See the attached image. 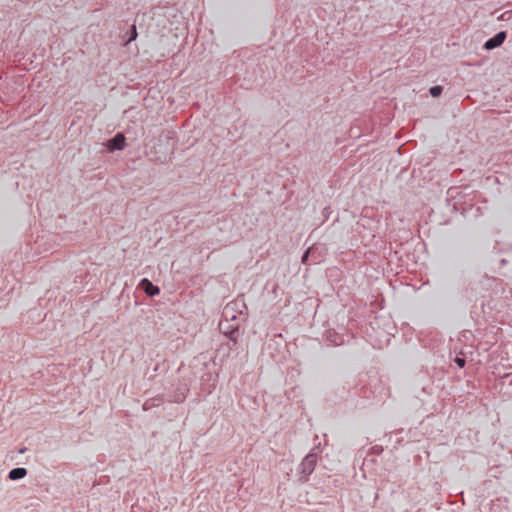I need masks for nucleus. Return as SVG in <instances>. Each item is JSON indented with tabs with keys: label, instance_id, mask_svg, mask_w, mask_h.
Masks as SVG:
<instances>
[{
	"label": "nucleus",
	"instance_id": "f257e3e1",
	"mask_svg": "<svg viewBox=\"0 0 512 512\" xmlns=\"http://www.w3.org/2000/svg\"><path fill=\"white\" fill-rule=\"evenodd\" d=\"M192 373L184 375L178 379L177 384H172V390L170 391V399L172 402L181 403L185 400L190 390L192 383Z\"/></svg>",
	"mask_w": 512,
	"mask_h": 512
},
{
	"label": "nucleus",
	"instance_id": "f03ea898",
	"mask_svg": "<svg viewBox=\"0 0 512 512\" xmlns=\"http://www.w3.org/2000/svg\"><path fill=\"white\" fill-rule=\"evenodd\" d=\"M247 307L243 301H232L226 304L222 312L223 320L230 322H240L239 317L243 316Z\"/></svg>",
	"mask_w": 512,
	"mask_h": 512
},
{
	"label": "nucleus",
	"instance_id": "7ed1b4c3",
	"mask_svg": "<svg viewBox=\"0 0 512 512\" xmlns=\"http://www.w3.org/2000/svg\"><path fill=\"white\" fill-rule=\"evenodd\" d=\"M239 328L240 322H230L226 320H221L219 323L220 332L225 335L228 340L234 341L239 339Z\"/></svg>",
	"mask_w": 512,
	"mask_h": 512
},
{
	"label": "nucleus",
	"instance_id": "20e7f679",
	"mask_svg": "<svg viewBox=\"0 0 512 512\" xmlns=\"http://www.w3.org/2000/svg\"><path fill=\"white\" fill-rule=\"evenodd\" d=\"M507 38L506 31H499L493 37L485 41L483 48L485 50H493L500 47Z\"/></svg>",
	"mask_w": 512,
	"mask_h": 512
},
{
	"label": "nucleus",
	"instance_id": "39448f33",
	"mask_svg": "<svg viewBox=\"0 0 512 512\" xmlns=\"http://www.w3.org/2000/svg\"><path fill=\"white\" fill-rule=\"evenodd\" d=\"M126 146V138L123 133L118 132L107 142V148L109 151H121Z\"/></svg>",
	"mask_w": 512,
	"mask_h": 512
},
{
	"label": "nucleus",
	"instance_id": "423d86ee",
	"mask_svg": "<svg viewBox=\"0 0 512 512\" xmlns=\"http://www.w3.org/2000/svg\"><path fill=\"white\" fill-rule=\"evenodd\" d=\"M138 288L150 297L160 294V288L157 285H154L148 278L141 279L138 284Z\"/></svg>",
	"mask_w": 512,
	"mask_h": 512
},
{
	"label": "nucleus",
	"instance_id": "0eeeda50",
	"mask_svg": "<svg viewBox=\"0 0 512 512\" xmlns=\"http://www.w3.org/2000/svg\"><path fill=\"white\" fill-rule=\"evenodd\" d=\"M316 463H317V457L315 454H308L302 461L300 467H301V470H302V473L308 475L310 474L315 466H316Z\"/></svg>",
	"mask_w": 512,
	"mask_h": 512
},
{
	"label": "nucleus",
	"instance_id": "6e6552de",
	"mask_svg": "<svg viewBox=\"0 0 512 512\" xmlns=\"http://www.w3.org/2000/svg\"><path fill=\"white\" fill-rule=\"evenodd\" d=\"M27 474V470L25 468H14L9 472V479L18 480L25 477Z\"/></svg>",
	"mask_w": 512,
	"mask_h": 512
},
{
	"label": "nucleus",
	"instance_id": "1a4fd4ad",
	"mask_svg": "<svg viewBox=\"0 0 512 512\" xmlns=\"http://www.w3.org/2000/svg\"><path fill=\"white\" fill-rule=\"evenodd\" d=\"M443 92V87L440 86V85H435V86H432L430 89H429V93L432 97L436 98V97H439Z\"/></svg>",
	"mask_w": 512,
	"mask_h": 512
},
{
	"label": "nucleus",
	"instance_id": "9d476101",
	"mask_svg": "<svg viewBox=\"0 0 512 512\" xmlns=\"http://www.w3.org/2000/svg\"><path fill=\"white\" fill-rule=\"evenodd\" d=\"M138 36L137 29L135 25H132L129 32V38L126 41V44L131 43L132 41L136 40Z\"/></svg>",
	"mask_w": 512,
	"mask_h": 512
},
{
	"label": "nucleus",
	"instance_id": "9b49d317",
	"mask_svg": "<svg viewBox=\"0 0 512 512\" xmlns=\"http://www.w3.org/2000/svg\"><path fill=\"white\" fill-rule=\"evenodd\" d=\"M454 362L456 363V365L459 368H464L466 365V360H465V358H462V357H456Z\"/></svg>",
	"mask_w": 512,
	"mask_h": 512
},
{
	"label": "nucleus",
	"instance_id": "f8f14e48",
	"mask_svg": "<svg viewBox=\"0 0 512 512\" xmlns=\"http://www.w3.org/2000/svg\"><path fill=\"white\" fill-rule=\"evenodd\" d=\"M238 340L230 341L228 342V348L229 350H236L238 348Z\"/></svg>",
	"mask_w": 512,
	"mask_h": 512
},
{
	"label": "nucleus",
	"instance_id": "ddd939ff",
	"mask_svg": "<svg viewBox=\"0 0 512 512\" xmlns=\"http://www.w3.org/2000/svg\"><path fill=\"white\" fill-rule=\"evenodd\" d=\"M310 248H308L304 254L302 255L301 261L302 263L306 264L308 262L309 254H310Z\"/></svg>",
	"mask_w": 512,
	"mask_h": 512
},
{
	"label": "nucleus",
	"instance_id": "4468645a",
	"mask_svg": "<svg viewBox=\"0 0 512 512\" xmlns=\"http://www.w3.org/2000/svg\"><path fill=\"white\" fill-rule=\"evenodd\" d=\"M333 342L335 343V345H339V344L342 343V341L341 342H337L336 340H333Z\"/></svg>",
	"mask_w": 512,
	"mask_h": 512
}]
</instances>
